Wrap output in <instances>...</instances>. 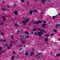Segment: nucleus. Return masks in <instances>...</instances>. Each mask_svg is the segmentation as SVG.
<instances>
[{
  "instance_id": "54",
  "label": "nucleus",
  "mask_w": 60,
  "mask_h": 60,
  "mask_svg": "<svg viewBox=\"0 0 60 60\" xmlns=\"http://www.w3.org/2000/svg\"><path fill=\"white\" fill-rule=\"evenodd\" d=\"M11 36H12V37H13V36H14V35H12Z\"/></svg>"
},
{
  "instance_id": "46",
  "label": "nucleus",
  "mask_w": 60,
  "mask_h": 60,
  "mask_svg": "<svg viewBox=\"0 0 60 60\" xmlns=\"http://www.w3.org/2000/svg\"><path fill=\"white\" fill-rule=\"evenodd\" d=\"M40 31H41V32H42V29H40Z\"/></svg>"
},
{
  "instance_id": "53",
  "label": "nucleus",
  "mask_w": 60,
  "mask_h": 60,
  "mask_svg": "<svg viewBox=\"0 0 60 60\" xmlns=\"http://www.w3.org/2000/svg\"><path fill=\"white\" fill-rule=\"evenodd\" d=\"M34 34V32H32V34Z\"/></svg>"
},
{
  "instance_id": "31",
  "label": "nucleus",
  "mask_w": 60,
  "mask_h": 60,
  "mask_svg": "<svg viewBox=\"0 0 60 60\" xmlns=\"http://www.w3.org/2000/svg\"><path fill=\"white\" fill-rule=\"evenodd\" d=\"M29 37H30V36H28L26 37V38H29Z\"/></svg>"
},
{
  "instance_id": "51",
  "label": "nucleus",
  "mask_w": 60,
  "mask_h": 60,
  "mask_svg": "<svg viewBox=\"0 0 60 60\" xmlns=\"http://www.w3.org/2000/svg\"><path fill=\"white\" fill-rule=\"evenodd\" d=\"M2 3L3 4H4V1H2Z\"/></svg>"
},
{
  "instance_id": "64",
  "label": "nucleus",
  "mask_w": 60,
  "mask_h": 60,
  "mask_svg": "<svg viewBox=\"0 0 60 60\" xmlns=\"http://www.w3.org/2000/svg\"><path fill=\"white\" fill-rule=\"evenodd\" d=\"M17 56H19V55H17Z\"/></svg>"
},
{
  "instance_id": "20",
  "label": "nucleus",
  "mask_w": 60,
  "mask_h": 60,
  "mask_svg": "<svg viewBox=\"0 0 60 60\" xmlns=\"http://www.w3.org/2000/svg\"><path fill=\"white\" fill-rule=\"evenodd\" d=\"M37 29V28H35L34 30H33V31H34V32L35 31V30H36Z\"/></svg>"
},
{
  "instance_id": "59",
  "label": "nucleus",
  "mask_w": 60,
  "mask_h": 60,
  "mask_svg": "<svg viewBox=\"0 0 60 60\" xmlns=\"http://www.w3.org/2000/svg\"><path fill=\"white\" fill-rule=\"evenodd\" d=\"M13 37H12L11 38V39H13Z\"/></svg>"
},
{
  "instance_id": "28",
  "label": "nucleus",
  "mask_w": 60,
  "mask_h": 60,
  "mask_svg": "<svg viewBox=\"0 0 60 60\" xmlns=\"http://www.w3.org/2000/svg\"><path fill=\"white\" fill-rule=\"evenodd\" d=\"M2 41L3 42H5V41H6V40H5V39H4L2 40Z\"/></svg>"
},
{
  "instance_id": "55",
  "label": "nucleus",
  "mask_w": 60,
  "mask_h": 60,
  "mask_svg": "<svg viewBox=\"0 0 60 60\" xmlns=\"http://www.w3.org/2000/svg\"><path fill=\"white\" fill-rule=\"evenodd\" d=\"M15 53V52H13V54H14Z\"/></svg>"
},
{
  "instance_id": "52",
  "label": "nucleus",
  "mask_w": 60,
  "mask_h": 60,
  "mask_svg": "<svg viewBox=\"0 0 60 60\" xmlns=\"http://www.w3.org/2000/svg\"><path fill=\"white\" fill-rule=\"evenodd\" d=\"M32 49V50H34V49Z\"/></svg>"
},
{
  "instance_id": "44",
  "label": "nucleus",
  "mask_w": 60,
  "mask_h": 60,
  "mask_svg": "<svg viewBox=\"0 0 60 60\" xmlns=\"http://www.w3.org/2000/svg\"><path fill=\"white\" fill-rule=\"evenodd\" d=\"M30 12H32H32H33V11H32V10H30Z\"/></svg>"
},
{
  "instance_id": "32",
  "label": "nucleus",
  "mask_w": 60,
  "mask_h": 60,
  "mask_svg": "<svg viewBox=\"0 0 60 60\" xmlns=\"http://www.w3.org/2000/svg\"><path fill=\"white\" fill-rule=\"evenodd\" d=\"M22 46V44H20L19 45V47H21V46Z\"/></svg>"
},
{
  "instance_id": "23",
  "label": "nucleus",
  "mask_w": 60,
  "mask_h": 60,
  "mask_svg": "<svg viewBox=\"0 0 60 60\" xmlns=\"http://www.w3.org/2000/svg\"><path fill=\"white\" fill-rule=\"evenodd\" d=\"M1 35H2V36L4 35V33H3V32H2L1 33Z\"/></svg>"
},
{
  "instance_id": "25",
  "label": "nucleus",
  "mask_w": 60,
  "mask_h": 60,
  "mask_svg": "<svg viewBox=\"0 0 60 60\" xmlns=\"http://www.w3.org/2000/svg\"><path fill=\"white\" fill-rule=\"evenodd\" d=\"M28 32H27V31H26L25 32V33L26 34H28Z\"/></svg>"
},
{
  "instance_id": "27",
  "label": "nucleus",
  "mask_w": 60,
  "mask_h": 60,
  "mask_svg": "<svg viewBox=\"0 0 60 60\" xmlns=\"http://www.w3.org/2000/svg\"><path fill=\"white\" fill-rule=\"evenodd\" d=\"M21 2H22V3H23L24 2H25V1L23 0H21Z\"/></svg>"
},
{
  "instance_id": "22",
  "label": "nucleus",
  "mask_w": 60,
  "mask_h": 60,
  "mask_svg": "<svg viewBox=\"0 0 60 60\" xmlns=\"http://www.w3.org/2000/svg\"><path fill=\"white\" fill-rule=\"evenodd\" d=\"M15 58V57H14V56H13L11 57V58L12 59H14V58Z\"/></svg>"
},
{
  "instance_id": "56",
  "label": "nucleus",
  "mask_w": 60,
  "mask_h": 60,
  "mask_svg": "<svg viewBox=\"0 0 60 60\" xmlns=\"http://www.w3.org/2000/svg\"><path fill=\"white\" fill-rule=\"evenodd\" d=\"M11 42L12 43H13L14 42L13 41H12Z\"/></svg>"
},
{
  "instance_id": "9",
  "label": "nucleus",
  "mask_w": 60,
  "mask_h": 60,
  "mask_svg": "<svg viewBox=\"0 0 60 60\" xmlns=\"http://www.w3.org/2000/svg\"><path fill=\"white\" fill-rule=\"evenodd\" d=\"M34 54V52H30V56H32L33 54Z\"/></svg>"
},
{
  "instance_id": "30",
  "label": "nucleus",
  "mask_w": 60,
  "mask_h": 60,
  "mask_svg": "<svg viewBox=\"0 0 60 60\" xmlns=\"http://www.w3.org/2000/svg\"><path fill=\"white\" fill-rule=\"evenodd\" d=\"M7 48L8 49H11V48L10 47H9V46H8V47Z\"/></svg>"
},
{
  "instance_id": "42",
  "label": "nucleus",
  "mask_w": 60,
  "mask_h": 60,
  "mask_svg": "<svg viewBox=\"0 0 60 60\" xmlns=\"http://www.w3.org/2000/svg\"><path fill=\"white\" fill-rule=\"evenodd\" d=\"M39 36L40 37H41V38H43V37H41V36Z\"/></svg>"
},
{
  "instance_id": "58",
  "label": "nucleus",
  "mask_w": 60,
  "mask_h": 60,
  "mask_svg": "<svg viewBox=\"0 0 60 60\" xmlns=\"http://www.w3.org/2000/svg\"><path fill=\"white\" fill-rule=\"evenodd\" d=\"M10 6H8V8H10Z\"/></svg>"
},
{
  "instance_id": "50",
  "label": "nucleus",
  "mask_w": 60,
  "mask_h": 60,
  "mask_svg": "<svg viewBox=\"0 0 60 60\" xmlns=\"http://www.w3.org/2000/svg\"><path fill=\"white\" fill-rule=\"evenodd\" d=\"M3 23L2 22L1 23V25H3Z\"/></svg>"
},
{
  "instance_id": "33",
  "label": "nucleus",
  "mask_w": 60,
  "mask_h": 60,
  "mask_svg": "<svg viewBox=\"0 0 60 60\" xmlns=\"http://www.w3.org/2000/svg\"><path fill=\"white\" fill-rule=\"evenodd\" d=\"M10 47H12V44H11L10 45Z\"/></svg>"
},
{
  "instance_id": "60",
  "label": "nucleus",
  "mask_w": 60,
  "mask_h": 60,
  "mask_svg": "<svg viewBox=\"0 0 60 60\" xmlns=\"http://www.w3.org/2000/svg\"><path fill=\"white\" fill-rule=\"evenodd\" d=\"M20 49H21H21H22V48H20Z\"/></svg>"
},
{
  "instance_id": "10",
  "label": "nucleus",
  "mask_w": 60,
  "mask_h": 60,
  "mask_svg": "<svg viewBox=\"0 0 60 60\" xmlns=\"http://www.w3.org/2000/svg\"><path fill=\"white\" fill-rule=\"evenodd\" d=\"M59 26V24H56L55 25V27L56 28H57V26Z\"/></svg>"
},
{
  "instance_id": "6",
  "label": "nucleus",
  "mask_w": 60,
  "mask_h": 60,
  "mask_svg": "<svg viewBox=\"0 0 60 60\" xmlns=\"http://www.w3.org/2000/svg\"><path fill=\"white\" fill-rule=\"evenodd\" d=\"M46 1H47V0H41V3H45V2Z\"/></svg>"
},
{
  "instance_id": "37",
  "label": "nucleus",
  "mask_w": 60,
  "mask_h": 60,
  "mask_svg": "<svg viewBox=\"0 0 60 60\" xmlns=\"http://www.w3.org/2000/svg\"><path fill=\"white\" fill-rule=\"evenodd\" d=\"M2 10L3 11H4V10H5V9L4 8H2Z\"/></svg>"
},
{
  "instance_id": "26",
  "label": "nucleus",
  "mask_w": 60,
  "mask_h": 60,
  "mask_svg": "<svg viewBox=\"0 0 60 60\" xmlns=\"http://www.w3.org/2000/svg\"><path fill=\"white\" fill-rule=\"evenodd\" d=\"M53 32H56V29H54L53 30Z\"/></svg>"
},
{
  "instance_id": "21",
  "label": "nucleus",
  "mask_w": 60,
  "mask_h": 60,
  "mask_svg": "<svg viewBox=\"0 0 60 60\" xmlns=\"http://www.w3.org/2000/svg\"><path fill=\"white\" fill-rule=\"evenodd\" d=\"M3 20H4V21H5V17H3Z\"/></svg>"
},
{
  "instance_id": "14",
  "label": "nucleus",
  "mask_w": 60,
  "mask_h": 60,
  "mask_svg": "<svg viewBox=\"0 0 60 60\" xmlns=\"http://www.w3.org/2000/svg\"><path fill=\"white\" fill-rule=\"evenodd\" d=\"M60 56V53H58V54H57L56 55V56Z\"/></svg>"
},
{
  "instance_id": "8",
  "label": "nucleus",
  "mask_w": 60,
  "mask_h": 60,
  "mask_svg": "<svg viewBox=\"0 0 60 60\" xmlns=\"http://www.w3.org/2000/svg\"><path fill=\"white\" fill-rule=\"evenodd\" d=\"M25 55H26V56L28 55V51H27V52H25Z\"/></svg>"
},
{
  "instance_id": "7",
  "label": "nucleus",
  "mask_w": 60,
  "mask_h": 60,
  "mask_svg": "<svg viewBox=\"0 0 60 60\" xmlns=\"http://www.w3.org/2000/svg\"><path fill=\"white\" fill-rule=\"evenodd\" d=\"M46 24L45 23H43V24L41 26H42V27H45V26H46Z\"/></svg>"
},
{
  "instance_id": "17",
  "label": "nucleus",
  "mask_w": 60,
  "mask_h": 60,
  "mask_svg": "<svg viewBox=\"0 0 60 60\" xmlns=\"http://www.w3.org/2000/svg\"><path fill=\"white\" fill-rule=\"evenodd\" d=\"M29 14L30 15H32V12H29Z\"/></svg>"
},
{
  "instance_id": "41",
  "label": "nucleus",
  "mask_w": 60,
  "mask_h": 60,
  "mask_svg": "<svg viewBox=\"0 0 60 60\" xmlns=\"http://www.w3.org/2000/svg\"><path fill=\"white\" fill-rule=\"evenodd\" d=\"M7 45H8V44H7L5 45L4 46H7Z\"/></svg>"
},
{
  "instance_id": "61",
  "label": "nucleus",
  "mask_w": 60,
  "mask_h": 60,
  "mask_svg": "<svg viewBox=\"0 0 60 60\" xmlns=\"http://www.w3.org/2000/svg\"><path fill=\"white\" fill-rule=\"evenodd\" d=\"M24 47H26V45H24Z\"/></svg>"
},
{
  "instance_id": "57",
  "label": "nucleus",
  "mask_w": 60,
  "mask_h": 60,
  "mask_svg": "<svg viewBox=\"0 0 60 60\" xmlns=\"http://www.w3.org/2000/svg\"><path fill=\"white\" fill-rule=\"evenodd\" d=\"M27 4H29V2H27Z\"/></svg>"
},
{
  "instance_id": "38",
  "label": "nucleus",
  "mask_w": 60,
  "mask_h": 60,
  "mask_svg": "<svg viewBox=\"0 0 60 60\" xmlns=\"http://www.w3.org/2000/svg\"><path fill=\"white\" fill-rule=\"evenodd\" d=\"M44 24H45V23H47V22L46 21H44Z\"/></svg>"
},
{
  "instance_id": "24",
  "label": "nucleus",
  "mask_w": 60,
  "mask_h": 60,
  "mask_svg": "<svg viewBox=\"0 0 60 60\" xmlns=\"http://www.w3.org/2000/svg\"><path fill=\"white\" fill-rule=\"evenodd\" d=\"M34 12H38V11L35 10H34Z\"/></svg>"
},
{
  "instance_id": "16",
  "label": "nucleus",
  "mask_w": 60,
  "mask_h": 60,
  "mask_svg": "<svg viewBox=\"0 0 60 60\" xmlns=\"http://www.w3.org/2000/svg\"><path fill=\"white\" fill-rule=\"evenodd\" d=\"M40 34H39V36H41V35H43V33H42L41 32Z\"/></svg>"
},
{
  "instance_id": "63",
  "label": "nucleus",
  "mask_w": 60,
  "mask_h": 60,
  "mask_svg": "<svg viewBox=\"0 0 60 60\" xmlns=\"http://www.w3.org/2000/svg\"><path fill=\"white\" fill-rule=\"evenodd\" d=\"M2 54V53H1V52H0V54Z\"/></svg>"
},
{
  "instance_id": "2",
  "label": "nucleus",
  "mask_w": 60,
  "mask_h": 60,
  "mask_svg": "<svg viewBox=\"0 0 60 60\" xmlns=\"http://www.w3.org/2000/svg\"><path fill=\"white\" fill-rule=\"evenodd\" d=\"M30 20L29 19H27L25 21L22 20V23L23 24H24L26 22H28V21Z\"/></svg>"
},
{
  "instance_id": "19",
  "label": "nucleus",
  "mask_w": 60,
  "mask_h": 60,
  "mask_svg": "<svg viewBox=\"0 0 60 60\" xmlns=\"http://www.w3.org/2000/svg\"><path fill=\"white\" fill-rule=\"evenodd\" d=\"M48 41V38H46L45 39V41Z\"/></svg>"
},
{
  "instance_id": "43",
  "label": "nucleus",
  "mask_w": 60,
  "mask_h": 60,
  "mask_svg": "<svg viewBox=\"0 0 60 60\" xmlns=\"http://www.w3.org/2000/svg\"><path fill=\"white\" fill-rule=\"evenodd\" d=\"M14 4V6H16V4H15V3Z\"/></svg>"
},
{
  "instance_id": "49",
  "label": "nucleus",
  "mask_w": 60,
  "mask_h": 60,
  "mask_svg": "<svg viewBox=\"0 0 60 60\" xmlns=\"http://www.w3.org/2000/svg\"><path fill=\"white\" fill-rule=\"evenodd\" d=\"M19 32H20V30H19L18 32V33H19Z\"/></svg>"
},
{
  "instance_id": "13",
  "label": "nucleus",
  "mask_w": 60,
  "mask_h": 60,
  "mask_svg": "<svg viewBox=\"0 0 60 60\" xmlns=\"http://www.w3.org/2000/svg\"><path fill=\"white\" fill-rule=\"evenodd\" d=\"M44 36H49V34H45L44 35Z\"/></svg>"
},
{
  "instance_id": "36",
  "label": "nucleus",
  "mask_w": 60,
  "mask_h": 60,
  "mask_svg": "<svg viewBox=\"0 0 60 60\" xmlns=\"http://www.w3.org/2000/svg\"><path fill=\"white\" fill-rule=\"evenodd\" d=\"M53 35H54V34H53V33H52V34H51V36H53Z\"/></svg>"
},
{
  "instance_id": "15",
  "label": "nucleus",
  "mask_w": 60,
  "mask_h": 60,
  "mask_svg": "<svg viewBox=\"0 0 60 60\" xmlns=\"http://www.w3.org/2000/svg\"><path fill=\"white\" fill-rule=\"evenodd\" d=\"M6 51H5V50H4L3 51H1L2 53H4V52H6Z\"/></svg>"
},
{
  "instance_id": "39",
  "label": "nucleus",
  "mask_w": 60,
  "mask_h": 60,
  "mask_svg": "<svg viewBox=\"0 0 60 60\" xmlns=\"http://www.w3.org/2000/svg\"><path fill=\"white\" fill-rule=\"evenodd\" d=\"M40 29H41L38 28V31H40Z\"/></svg>"
},
{
  "instance_id": "1",
  "label": "nucleus",
  "mask_w": 60,
  "mask_h": 60,
  "mask_svg": "<svg viewBox=\"0 0 60 60\" xmlns=\"http://www.w3.org/2000/svg\"><path fill=\"white\" fill-rule=\"evenodd\" d=\"M42 21H41L40 20L38 21H37L36 22H33V24H36L37 25H38V24H39V23H42Z\"/></svg>"
},
{
  "instance_id": "34",
  "label": "nucleus",
  "mask_w": 60,
  "mask_h": 60,
  "mask_svg": "<svg viewBox=\"0 0 60 60\" xmlns=\"http://www.w3.org/2000/svg\"><path fill=\"white\" fill-rule=\"evenodd\" d=\"M42 54V52H41L40 53H39L38 54V55H41Z\"/></svg>"
},
{
  "instance_id": "18",
  "label": "nucleus",
  "mask_w": 60,
  "mask_h": 60,
  "mask_svg": "<svg viewBox=\"0 0 60 60\" xmlns=\"http://www.w3.org/2000/svg\"><path fill=\"white\" fill-rule=\"evenodd\" d=\"M42 31L44 32V33H46V32L44 31V30H43V29H42Z\"/></svg>"
},
{
  "instance_id": "11",
  "label": "nucleus",
  "mask_w": 60,
  "mask_h": 60,
  "mask_svg": "<svg viewBox=\"0 0 60 60\" xmlns=\"http://www.w3.org/2000/svg\"><path fill=\"white\" fill-rule=\"evenodd\" d=\"M21 43L22 44H23V43H24V44H25V42L23 41H21Z\"/></svg>"
},
{
  "instance_id": "40",
  "label": "nucleus",
  "mask_w": 60,
  "mask_h": 60,
  "mask_svg": "<svg viewBox=\"0 0 60 60\" xmlns=\"http://www.w3.org/2000/svg\"><path fill=\"white\" fill-rule=\"evenodd\" d=\"M0 41L1 42H2V41H3V39L0 40Z\"/></svg>"
},
{
  "instance_id": "3",
  "label": "nucleus",
  "mask_w": 60,
  "mask_h": 60,
  "mask_svg": "<svg viewBox=\"0 0 60 60\" xmlns=\"http://www.w3.org/2000/svg\"><path fill=\"white\" fill-rule=\"evenodd\" d=\"M23 35H21L20 36V37L21 38V41H22L23 40V38H24V36Z\"/></svg>"
},
{
  "instance_id": "12",
  "label": "nucleus",
  "mask_w": 60,
  "mask_h": 60,
  "mask_svg": "<svg viewBox=\"0 0 60 60\" xmlns=\"http://www.w3.org/2000/svg\"><path fill=\"white\" fill-rule=\"evenodd\" d=\"M41 33V31H40V32H38V34H36V35L37 36L38 35V34H39H39Z\"/></svg>"
},
{
  "instance_id": "4",
  "label": "nucleus",
  "mask_w": 60,
  "mask_h": 60,
  "mask_svg": "<svg viewBox=\"0 0 60 60\" xmlns=\"http://www.w3.org/2000/svg\"><path fill=\"white\" fill-rule=\"evenodd\" d=\"M13 13L14 14H15V15H18V14H17V13L18 12V11H15L13 12Z\"/></svg>"
},
{
  "instance_id": "45",
  "label": "nucleus",
  "mask_w": 60,
  "mask_h": 60,
  "mask_svg": "<svg viewBox=\"0 0 60 60\" xmlns=\"http://www.w3.org/2000/svg\"><path fill=\"white\" fill-rule=\"evenodd\" d=\"M51 2V1H47V2Z\"/></svg>"
},
{
  "instance_id": "48",
  "label": "nucleus",
  "mask_w": 60,
  "mask_h": 60,
  "mask_svg": "<svg viewBox=\"0 0 60 60\" xmlns=\"http://www.w3.org/2000/svg\"><path fill=\"white\" fill-rule=\"evenodd\" d=\"M11 26H13V25H11Z\"/></svg>"
},
{
  "instance_id": "47",
  "label": "nucleus",
  "mask_w": 60,
  "mask_h": 60,
  "mask_svg": "<svg viewBox=\"0 0 60 60\" xmlns=\"http://www.w3.org/2000/svg\"><path fill=\"white\" fill-rule=\"evenodd\" d=\"M24 25H26V23H25L24 24Z\"/></svg>"
},
{
  "instance_id": "5",
  "label": "nucleus",
  "mask_w": 60,
  "mask_h": 60,
  "mask_svg": "<svg viewBox=\"0 0 60 60\" xmlns=\"http://www.w3.org/2000/svg\"><path fill=\"white\" fill-rule=\"evenodd\" d=\"M14 26H17V27H19V25H18V24L16 23H15V24H14Z\"/></svg>"
},
{
  "instance_id": "35",
  "label": "nucleus",
  "mask_w": 60,
  "mask_h": 60,
  "mask_svg": "<svg viewBox=\"0 0 60 60\" xmlns=\"http://www.w3.org/2000/svg\"><path fill=\"white\" fill-rule=\"evenodd\" d=\"M1 49H2V47H0V51H1L2 50Z\"/></svg>"
},
{
  "instance_id": "62",
  "label": "nucleus",
  "mask_w": 60,
  "mask_h": 60,
  "mask_svg": "<svg viewBox=\"0 0 60 60\" xmlns=\"http://www.w3.org/2000/svg\"><path fill=\"white\" fill-rule=\"evenodd\" d=\"M35 34H36V32H35Z\"/></svg>"
},
{
  "instance_id": "29",
  "label": "nucleus",
  "mask_w": 60,
  "mask_h": 60,
  "mask_svg": "<svg viewBox=\"0 0 60 60\" xmlns=\"http://www.w3.org/2000/svg\"><path fill=\"white\" fill-rule=\"evenodd\" d=\"M56 17V16H52V17H53V19H55V17Z\"/></svg>"
}]
</instances>
